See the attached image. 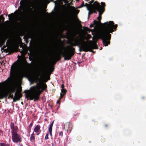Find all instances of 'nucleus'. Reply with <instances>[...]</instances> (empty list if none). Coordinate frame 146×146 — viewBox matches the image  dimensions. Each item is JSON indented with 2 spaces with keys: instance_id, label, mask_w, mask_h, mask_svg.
Returning a JSON list of instances; mask_svg holds the SVG:
<instances>
[{
  "instance_id": "obj_1",
  "label": "nucleus",
  "mask_w": 146,
  "mask_h": 146,
  "mask_svg": "<svg viewBox=\"0 0 146 146\" xmlns=\"http://www.w3.org/2000/svg\"><path fill=\"white\" fill-rule=\"evenodd\" d=\"M42 74L40 75V78L36 77L37 84L36 86L32 87L28 90H26L25 93V97L30 100H34V101L39 99V96L43 90L46 88V85L43 82H46L49 79V76L47 75L48 72H42Z\"/></svg>"
},
{
  "instance_id": "obj_2",
  "label": "nucleus",
  "mask_w": 146,
  "mask_h": 146,
  "mask_svg": "<svg viewBox=\"0 0 146 146\" xmlns=\"http://www.w3.org/2000/svg\"><path fill=\"white\" fill-rule=\"evenodd\" d=\"M117 26V25H114L113 22L111 21L105 23L103 24V29L98 34V36L102 38L105 46H107L109 44L111 36L110 33H112Z\"/></svg>"
},
{
  "instance_id": "obj_3",
  "label": "nucleus",
  "mask_w": 146,
  "mask_h": 146,
  "mask_svg": "<svg viewBox=\"0 0 146 146\" xmlns=\"http://www.w3.org/2000/svg\"><path fill=\"white\" fill-rule=\"evenodd\" d=\"M84 36H82L80 35L73 37L71 39L70 44L73 46L80 45V48L85 52L90 51L92 49H96L97 48L96 44L92 43V41H90L89 42V43L91 44H88L87 42L84 40Z\"/></svg>"
},
{
  "instance_id": "obj_4",
  "label": "nucleus",
  "mask_w": 146,
  "mask_h": 146,
  "mask_svg": "<svg viewBox=\"0 0 146 146\" xmlns=\"http://www.w3.org/2000/svg\"><path fill=\"white\" fill-rule=\"evenodd\" d=\"M105 6V3L102 2L101 5L100 3L95 2L92 5H88L87 6V10L89 11V14H90L97 10L99 12V16L97 17L98 21L101 19V15L104 11V7Z\"/></svg>"
},
{
  "instance_id": "obj_5",
  "label": "nucleus",
  "mask_w": 146,
  "mask_h": 146,
  "mask_svg": "<svg viewBox=\"0 0 146 146\" xmlns=\"http://www.w3.org/2000/svg\"><path fill=\"white\" fill-rule=\"evenodd\" d=\"M8 93V78L4 82L0 83V99Z\"/></svg>"
},
{
  "instance_id": "obj_6",
  "label": "nucleus",
  "mask_w": 146,
  "mask_h": 146,
  "mask_svg": "<svg viewBox=\"0 0 146 146\" xmlns=\"http://www.w3.org/2000/svg\"><path fill=\"white\" fill-rule=\"evenodd\" d=\"M12 129V139L13 141L15 143L18 142H21V137L19 134L15 132L13 128L11 127Z\"/></svg>"
},
{
  "instance_id": "obj_7",
  "label": "nucleus",
  "mask_w": 146,
  "mask_h": 146,
  "mask_svg": "<svg viewBox=\"0 0 146 146\" xmlns=\"http://www.w3.org/2000/svg\"><path fill=\"white\" fill-rule=\"evenodd\" d=\"M78 10H76L74 7H70L69 9V13L70 15H72L74 14H77L78 13Z\"/></svg>"
},
{
  "instance_id": "obj_8",
  "label": "nucleus",
  "mask_w": 146,
  "mask_h": 146,
  "mask_svg": "<svg viewBox=\"0 0 146 146\" xmlns=\"http://www.w3.org/2000/svg\"><path fill=\"white\" fill-rule=\"evenodd\" d=\"M74 54V52L72 51L70 52H66L64 55V59L69 60L70 59L72 56Z\"/></svg>"
},
{
  "instance_id": "obj_9",
  "label": "nucleus",
  "mask_w": 146,
  "mask_h": 146,
  "mask_svg": "<svg viewBox=\"0 0 146 146\" xmlns=\"http://www.w3.org/2000/svg\"><path fill=\"white\" fill-rule=\"evenodd\" d=\"M21 94L19 92H17L15 94V98L14 100H19L21 97Z\"/></svg>"
},
{
  "instance_id": "obj_10",
  "label": "nucleus",
  "mask_w": 146,
  "mask_h": 146,
  "mask_svg": "<svg viewBox=\"0 0 146 146\" xmlns=\"http://www.w3.org/2000/svg\"><path fill=\"white\" fill-rule=\"evenodd\" d=\"M33 0H27V2L29 5V8L30 7H33L35 5Z\"/></svg>"
},
{
  "instance_id": "obj_11",
  "label": "nucleus",
  "mask_w": 146,
  "mask_h": 146,
  "mask_svg": "<svg viewBox=\"0 0 146 146\" xmlns=\"http://www.w3.org/2000/svg\"><path fill=\"white\" fill-rule=\"evenodd\" d=\"M53 123H54V121H53L52 122V123H51V124L50 125L49 127V128H48L49 133H50V135L51 136H52V128Z\"/></svg>"
},
{
  "instance_id": "obj_12",
  "label": "nucleus",
  "mask_w": 146,
  "mask_h": 146,
  "mask_svg": "<svg viewBox=\"0 0 146 146\" xmlns=\"http://www.w3.org/2000/svg\"><path fill=\"white\" fill-rule=\"evenodd\" d=\"M40 126L38 125H37L35 127L34 131L35 133L38 132L40 130Z\"/></svg>"
},
{
  "instance_id": "obj_13",
  "label": "nucleus",
  "mask_w": 146,
  "mask_h": 146,
  "mask_svg": "<svg viewBox=\"0 0 146 146\" xmlns=\"http://www.w3.org/2000/svg\"><path fill=\"white\" fill-rule=\"evenodd\" d=\"M5 42V40L3 38H0V46H1Z\"/></svg>"
},
{
  "instance_id": "obj_14",
  "label": "nucleus",
  "mask_w": 146,
  "mask_h": 146,
  "mask_svg": "<svg viewBox=\"0 0 146 146\" xmlns=\"http://www.w3.org/2000/svg\"><path fill=\"white\" fill-rule=\"evenodd\" d=\"M0 146H9V144H5L3 143H0Z\"/></svg>"
},
{
  "instance_id": "obj_15",
  "label": "nucleus",
  "mask_w": 146,
  "mask_h": 146,
  "mask_svg": "<svg viewBox=\"0 0 146 146\" xmlns=\"http://www.w3.org/2000/svg\"><path fill=\"white\" fill-rule=\"evenodd\" d=\"M35 137L34 136V133H33L32 134L31 136V140H33L34 139Z\"/></svg>"
},
{
  "instance_id": "obj_16",
  "label": "nucleus",
  "mask_w": 146,
  "mask_h": 146,
  "mask_svg": "<svg viewBox=\"0 0 146 146\" xmlns=\"http://www.w3.org/2000/svg\"><path fill=\"white\" fill-rule=\"evenodd\" d=\"M66 90L63 89L61 90V93H62L64 95L66 93Z\"/></svg>"
},
{
  "instance_id": "obj_17",
  "label": "nucleus",
  "mask_w": 146,
  "mask_h": 146,
  "mask_svg": "<svg viewBox=\"0 0 146 146\" xmlns=\"http://www.w3.org/2000/svg\"><path fill=\"white\" fill-rule=\"evenodd\" d=\"M48 139V134H47L46 135H45V139Z\"/></svg>"
},
{
  "instance_id": "obj_18",
  "label": "nucleus",
  "mask_w": 146,
  "mask_h": 146,
  "mask_svg": "<svg viewBox=\"0 0 146 146\" xmlns=\"http://www.w3.org/2000/svg\"><path fill=\"white\" fill-rule=\"evenodd\" d=\"M91 37V35H88L87 37L86 38V39L87 40H88V39H89Z\"/></svg>"
},
{
  "instance_id": "obj_19",
  "label": "nucleus",
  "mask_w": 146,
  "mask_h": 146,
  "mask_svg": "<svg viewBox=\"0 0 146 146\" xmlns=\"http://www.w3.org/2000/svg\"><path fill=\"white\" fill-rule=\"evenodd\" d=\"M64 95V94H62V93H60V99H61L63 97Z\"/></svg>"
},
{
  "instance_id": "obj_20",
  "label": "nucleus",
  "mask_w": 146,
  "mask_h": 146,
  "mask_svg": "<svg viewBox=\"0 0 146 146\" xmlns=\"http://www.w3.org/2000/svg\"><path fill=\"white\" fill-rule=\"evenodd\" d=\"M32 125H33V123H31L29 125V127L31 128V127L32 126Z\"/></svg>"
},
{
  "instance_id": "obj_21",
  "label": "nucleus",
  "mask_w": 146,
  "mask_h": 146,
  "mask_svg": "<svg viewBox=\"0 0 146 146\" xmlns=\"http://www.w3.org/2000/svg\"><path fill=\"white\" fill-rule=\"evenodd\" d=\"M54 70V69L52 68H50V72H52Z\"/></svg>"
},
{
  "instance_id": "obj_22",
  "label": "nucleus",
  "mask_w": 146,
  "mask_h": 146,
  "mask_svg": "<svg viewBox=\"0 0 146 146\" xmlns=\"http://www.w3.org/2000/svg\"><path fill=\"white\" fill-rule=\"evenodd\" d=\"M64 86L63 84H62L61 85V88H62V89L64 88Z\"/></svg>"
},
{
  "instance_id": "obj_23",
  "label": "nucleus",
  "mask_w": 146,
  "mask_h": 146,
  "mask_svg": "<svg viewBox=\"0 0 146 146\" xmlns=\"http://www.w3.org/2000/svg\"><path fill=\"white\" fill-rule=\"evenodd\" d=\"M62 132H61L60 133V135H62Z\"/></svg>"
},
{
  "instance_id": "obj_24",
  "label": "nucleus",
  "mask_w": 146,
  "mask_h": 146,
  "mask_svg": "<svg viewBox=\"0 0 146 146\" xmlns=\"http://www.w3.org/2000/svg\"><path fill=\"white\" fill-rule=\"evenodd\" d=\"M1 133H2V132L0 130V135H1Z\"/></svg>"
},
{
  "instance_id": "obj_25",
  "label": "nucleus",
  "mask_w": 146,
  "mask_h": 146,
  "mask_svg": "<svg viewBox=\"0 0 146 146\" xmlns=\"http://www.w3.org/2000/svg\"><path fill=\"white\" fill-rule=\"evenodd\" d=\"M9 16H10V15H8V17H9Z\"/></svg>"
},
{
  "instance_id": "obj_26",
  "label": "nucleus",
  "mask_w": 146,
  "mask_h": 146,
  "mask_svg": "<svg viewBox=\"0 0 146 146\" xmlns=\"http://www.w3.org/2000/svg\"><path fill=\"white\" fill-rule=\"evenodd\" d=\"M59 103V101L57 102V103Z\"/></svg>"
},
{
  "instance_id": "obj_27",
  "label": "nucleus",
  "mask_w": 146,
  "mask_h": 146,
  "mask_svg": "<svg viewBox=\"0 0 146 146\" xmlns=\"http://www.w3.org/2000/svg\"><path fill=\"white\" fill-rule=\"evenodd\" d=\"M102 49V48L101 47L100 48V49Z\"/></svg>"
}]
</instances>
